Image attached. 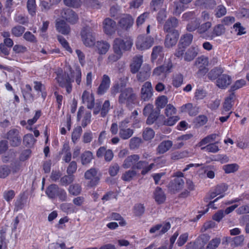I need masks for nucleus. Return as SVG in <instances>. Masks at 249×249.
Listing matches in <instances>:
<instances>
[{
	"mask_svg": "<svg viewBox=\"0 0 249 249\" xmlns=\"http://www.w3.org/2000/svg\"><path fill=\"white\" fill-rule=\"evenodd\" d=\"M132 43L130 41L124 42L121 38H116L113 42V50L115 54L110 56V60L113 62L120 59L122 55L123 51L129 50L131 48Z\"/></svg>",
	"mask_w": 249,
	"mask_h": 249,
	"instance_id": "1",
	"label": "nucleus"
},
{
	"mask_svg": "<svg viewBox=\"0 0 249 249\" xmlns=\"http://www.w3.org/2000/svg\"><path fill=\"white\" fill-rule=\"evenodd\" d=\"M137 95L132 88L124 89L121 93L119 97V102L124 104L127 107H132L136 103Z\"/></svg>",
	"mask_w": 249,
	"mask_h": 249,
	"instance_id": "2",
	"label": "nucleus"
},
{
	"mask_svg": "<svg viewBox=\"0 0 249 249\" xmlns=\"http://www.w3.org/2000/svg\"><path fill=\"white\" fill-rule=\"evenodd\" d=\"M55 79L59 86L62 88H65L67 92L69 94L72 91V83L73 80L71 78L70 74L62 71H58Z\"/></svg>",
	"mask_w": 249,
	"mask_h": 249,
	"instance_id": "3",
	"label": "nucleus"
},
{
	"mask_svg": "<svg viewBox=\"0 0 249 249\" xmlns=\"http://www.w3.org/2000/svg\"><path fill=\"white\" fill-rule=\"evenodd\" d=\"M46 194L50 198H54L58 197L62 201L67 200V195L66 191L59 188L56 184L50 185L46 189Z\"/></svg>",
	"mask_w": 249,
	"mask_h": 249,
	"instance_id": "4",
	"label": "nucleus"
},
{
	"mask_svg": "<svg viewBox=\"0 0 249 249\" xmlns=\"http://www.w3.org/2000/svg\"><path fill=\"white\" fill-rule=\"evenodd\" d=\"M81 36L82 41L86 47H91L95 45V37L90 28H84L81 31Z\"/></svg>",
	"mask_w": 249,
	"mask_h": 249,
	"instance_id": "5",
	"label": "nucleus"
},
{
	"mask_svg": "<svg viewBox=\"0 0 249 249\" xmlns=\"http://www.w3.org/2000/svg\"><path fill=\"white\" fill-rule=\"evenodd\" d=\"M6 138L9 141L11 146H18L21 142V137L19 135L18 129L13 128L10 129L6 134Z\"/></svg>",
	"mask_w": 249,
	"mask_h": 249,
	"instance_id": "6",
	"label": "nucleus"
},
{
	"mask_svg": "<svg viewBox=\"0 0 249 249\" xmlns=\"http://www.w3.org/2000/svg\"><path fill=\"white\" fill-rule=\"evenodd\" d=\"M154 43V39L151 36H139L136 42V46L138 49L144 50L150 48Z\"/></svg>",
	"mask_w": 249,
	"mask_h": 249,
	"instance_id": "7",
	"label": "nucleus"
},
{
	"mask_svg": "<svg viewBox=\"0 0 249 249\" xmlns=\"http://www.w3.org/2000/svg\"><path fill=\"white\" fill-rule=\"evenodd\" d=\"M171 228L169 222H163L152 226L150 230V233H156V235H161L166 232Z\"/></svg>",
	"mask_w": 249,
	"mask_h": 249,
	"instance_id": "8",
	"label": "nucleus"
},
{
	"mask_svg": "<svg viewBox=\"0 0 249 249\" xmlns=\"http://www.w3.org/2000/svg\"><path fill=\"white\" fill-rule=\"evenodd\" d=\"M164 44L167 48H171L176 45L178 40L179 33L178 30H173L171 32H167Z\"/></svg>",
	"mask_w": 249,
	"mask_h": 249,
	"instance_id": "9",
	"label": "nucleus"
},
{
	"mask_svg": "<svg viewBox=\"0 0 249 249\" xmlns=\"http://www.w3.org/2000/svg\"><path fill=\"white\" fill-rule=\"evenodd\" d=\"M62 18L71 24L75 23L78 20V16L70 8L64 9L60 13Z\"/></svg>",
	"mask_w": 249,
	"mask_h": 249,
	"instance_id": "10",
	"label": "nucleus"
},
{
	"mask_svg": "<svg viewBox=\"0 0 249 249\" xmlns=\"http://www.w3.org/2000/svg\"><path fill=\"white\" fill-rule=\"evenodd\" d=\"M152 87L151 83L149 82H146L142 85L141 91V99L144 101H147L150 100L153 95Z\"/></svg>",
	"mask_w": 249,
	"mask_h": 249,
	"instance_id": "11",
	"label": "nucleus"
},
{
	"mask_svg": "<svg viewBox=\"0 0 249 249\" xmlns=\"http://www.w3.org/2000/svg\"><path fill=\"white\" fill-rule=\"evenodd\" d=\"M143 62V57L141 55L135 56L130 64V71L133 74L138 72Z\"/></svg>",
	"mask_w": 249,
	"mask_h": 249,
	"instance_id": "12",
	"label": "nucleus"
},
{
	"mask_svg": "<svg viewBox=\"0 0 249 249\" xmlns=\"http://www.w3.org/2000/svg\"><path fill=\"white\" fill-rule=\"evenodd\" d=\"M86 179L90 180L89 185L90 187L95 186L99 181V178L97 176V171L94 168H91L87 170L84 175Z\"/></svg>",
	"mask_w": 249,
	"mask_h": 249,
	"instance_id": "13",
	"label": "nucleus"
},
{
	"mask_svg": "<svg viewBox=\"0 0 249 249\" xmlns=\"http://www.w3.org/2000/svg\"><path fill=\"white\" fill-rule=\"evenodd\" d=\"M137 73V80L140 82H143L149 77L151 73V68L149 65L144 64L140 71Z\"/></svg>",
	"mask_w": 249,
	"mask_h": 249,
	"instance_id": "14",
	"label": "nucleus"
},
{
	"mask_svg": "<svg viewBox=\"0 0 249 249\" xmlns=\"http://www.w3.org/2000/svg\"><path fill=\"white\" fill-rule=\"evenodd\" d=\"M208 57L203 55L198 57L195 61V65L199 69V71L203 74L208 72V69L206 66H208Z\"/></svg>",
	"mask_w": 249,
	"mask_h": 249,
	"instance_id": "15",
	"label": "nucleus"
},
{
	"mask_svg": "<svg viewBox=\"0 0 249 249\" xmlns=\"http://www.w3.org/2000/svg\"><path fill=\"white\" fill-rule=\"evenodd\" d=\"M216 82V85L219 88L225 89L231 84V78L226 74H221Z\"/></svg>",
	"mask_w": 249,
	"mask_h": 249,
	"instance_id": "16",
	"label": "nucleus"
},
{
	"mask_svg": "<svg viewBox=\"0 0 249 249\" xmlns=\"http://www.w3.org/2000/svg\"><path fill=\"white\" fill-rule=\"evenodd\" d=\"M140 158L139 155L137 154H133L128 156L124 160L122 166L125 169L131 167L132 169H134L137 161L140 160Z\"/></svg>",
	"mask_w": 249,
	"mask_h": 249,
	"instance_id": "17",
	"label": "nucleus"
},
{
	"mask_svg": "<svg viewBox=\"0 0 249 249\" xmlns=\"http://www.w3.org/2000/svg\"><path fill=\"white\" fill-rule=\"evenodd\" d=\"M179 21L177 18L175 17H171L169 18L165 22L163 30L166 32H171L178 25Z\"/></svg>",
	"mask_w": 249,
	"mask_h": 249,
	"instance_id": "18",
	"label": "nucleus"
},
{
	"mask_svg": "<svg viewBox=\"0 0 249 249\" xmlns=\"http://www.w3.org/2000/svg\"><path fill=\"white\" fill-rule=\"evenodd\" d=\"M82 103L86 104L89 109H91L94 105V97L93 94L86 90H85L82 96Z\"/></svg>",
	"mask_w": 249,
	"mask_h": 249,
	"instance_id": "19",
	"label": "nucleus"
},
{
	"mask_svg": "<svg viewBox=\"0 0 249 249\" xmlns=\"http://www.w3.org/2000/svg\"><path fill=\"white\" fill-rule=\"evenodd\" d=\"M224 72V69L221 67H215L211 69L207 73V77L211 81L217 80Z\"/></svg>",
	"mask_w": 249,
	"mask_h": 249,
	"instance_id": "20",
	"label": "nucleus"
},
{
	"mask_svg": "<svg viewBox=\"0 0 249 249\" xmlns=\"http://www.w3.org/2000/svg\"><path fill=\"white\" fill-rule=\"evenodd\" d=\"M235 100V95L234 93H231L227 97L223 104V110L222 111V114L225 115V112L229 111L233 106V103Z\"/></svg>",
	"mask_w": 249,
	"mask_h": 249,
	"instance_id": "21",
	"label": "nucleus"
},
{
	"mask_svg": "<svg viewBox=\"0 0 249 249\" xmlns=\"http://www.w3.org/2000/svg\"><path fill=\"white\" fill-rule=\"evenodd\" d=\"M173 145V143L171 141H163L159 144L156 149V151L158 154H163L169 150Z\"/></svg>",
	"mask_w": 249,
	"mask_h": 249,
	"instance_id": "22",
	"label": "nucleus"
},
{
	"mask_svg": "<svg viewBox=\"0 0 249 249\" xmlns=\"http://www.w3.org/2000/svg\"><path fill=\"white\" fill-rule=\"evenodd\" d=\"M133 22L134 19L132 16L129 15H126L120 19L119 24L121 28L123 29L127 30L132 26Z\"/></svg>",
	"mask_w": 249,
	"mask_h": 249,
	"instance_id": "23",
	"label": "nucleus"
},
{
	"mask_svg": "<svg viewBox=\"0 0 249 249\" xmlns=\"http://www.w3.org/2000/svg\"><path fill=\"white\" fill-rule=\"evenodd\" d=\"M56 30L63 35H68L71 32V28L64 20L57 21L55 24Z\"/></svg>",
	"mask_w": 249,
	"mask_h": 249,
	"instance_id": "24",
	"label": "nucleus"
},
{
	"mask_svg": "<svg viewBox=\"0 0 249 249\" xmlns=\"http://www.w3.org/2000/svg\"><path fill=\"white\" fill-rule=\"evenodd\" d=\"M109 85V77L105 74L103 75V79L99 87L98 88L97 93L99 95H102L107 90Z\"/></svg>",
	"mask_w": 249,
	"mask_h": 249,
	"instance_id": "25",
	"label": "nucleus"
},
{
	"mask_svg": "<svg viewBox=\"0 0 249 249\" xmlns=\"http://www.w3.org/2000/svg\"><path fill=\"white\" fill-rule=\"evenodd\" d=\"M198 52V48L193 46L189 48L184 54V60L187 62L192 61L197 56Z\"/></svg>",
	"mask_w": 249,
	"mask_h": 249,
	"instance_id": "26",
	"label": "nucleus"
},
{
	"mask_svg": "<svg viewBox=\"0 0 249 249\" xmlns=\"http://www.w3.org/2000/svg\"><path fill=\"white\" fill-rule=\"evenodd\" d=\"M182 112H188L190 116H196L199 112V107L197 106H193L192 104L188 103L181 107Z\"/></svg>",
	"mask_w": 249,
	"mask_h": 249,
	"instance_id": "27",
	"label": "nucleus"
},
{
	"mask_svg": "<svg viewBox=\"0 0 249 249\" xmlns=\"http://www.w3.org/2000/svg\"><path fill=\"white\" fill-rule=\"evenodd\" d=\"M225 32V29L224 25L221 24H217L213 28L212 32L207 36L213 39L215 36L222 35Z\"/></svg>",
	"mask_w": 249,
	"mask_h": 249,
	"instance_id": "28",
	"label": "nucleus"
},
{
	"mask_svg": "<svg viewBox=\"0 0 249 249\" xmlns=\"http://www.w3.org/2000/svg\"><path fill=\"white\" fill-rule=\"evenodd\" d=\"M164 56L163 48L161 46H156L153 48L151 53V61L154 62L159 57L163 58Z\"/></svg>",
	"mask_w": 249,
	"mask_h": 249,
	"instance_id": "29",
	"label": "nucleus"
},
{
	"mask_svg": "<svg viewBox=\"0 0 249 249\" xmlns=\"http://www.w3.org/2000/svg\"><path fill=\"white\" fill-rule=\"evenodd\" d=\"M172 67V63H169L167 66L162 65L154 69L153 73V75L159 76L162 73H168Z\"/></svg>",
	"mask_w": 249,
	"mask_h": 249,
	"instance_id": "30",
	"label": "nucleus"
},
{
	"mask_svg": "<svg viewBox=\"0 0 249 249\" xmlns=\"http://www.w3.org/2000/svg\"><path fill=\"white\" fill-rule=\"evenodd\" d=\"M154 198L158 204L163 203L166 199L164 192L161 188L157 187L154 192Z\"/></svg>",
	"mask_w": 249,
	"mask_h": 249,
	"instance_id": "31",
	"label": "nucleus"
},
{
	"mask_svg": "<svg viewBox=\"0 0 249 249\" xmlns=\"http://www.w3.org/2000/svg\"><path fill=\"white\" fill-rule=\"evenodd\" d=\"M95 46L100 54H105L107 53L109 48V45L107 41H97Z\"/></svg>",
	"mask_w": 249,
	"mask_h": 249,
	"instance_id": "32",
	"label": "nucleus"
},
{
	"mask_svg": "<svg viewBox=\"0 0 249 249\" xmlns=\"http://www.w3.org/2000/svg\"><path fill=\"white\" fill-rule=\"evenodd\" d=\"M193 38V36L191 34H186L181 37L178 44L186 48L192 43Z\"/></svg>",
	"mask_w": 249,
	"mask_h": 249,
	"instance_id": "33",
	"label": "nucleus"
},
{
	"mask_svg": "<svg viewBox=\"0 0 249 249\" xmlns=\"http://www.w3.org/2000/svg\"><path fill=\"white\" fill-rule=\"evenodd\" d=\"M212 23L210 21H206L204 23L199 25L198 30H197V33L201 35V36L203 38L207 39V37L204 36L206 32L212 27Z\"/></svg>",
	"mask_w": 249,
	"mask_h": 249,
	"instance_id": "34",
	"label": "nucleus"
},
{
	"mask_svg": "<svg viewBox=\"0 0 249 249\" xmlns=\"http://www.w3.org/2000/svg\"><path fill=\"white\" fill-rule=\"evenodd\" d=\"M218 135L216 134H212L207 136L206 137L202 139L197 144L198 146H202L208 143H213V142L215 140Z\"/></svg>",
	"mask_w": 249,
	"mask_h": 249,
	"instance_id": "35",
	"label": "nucleus"
},
{
	"mask_svg": "<svg viewBox=\"0 0 249 249\" xmlns=\"http://www.w3.org/2000/svg\"><path fill=\"white\" fill-rule=\"evenodd\" d=\"M218 143V142L209 143L205 146L202 147L201 149L202 150H205L208 152L215 153L219 150V147L217 145V144Z\"/></svg>",
	"mask_w": 249,
	"mask_h": 249,
	"instance_id": "36",
	"label": "nucleus"
},
{
	"mask_svg": "<svg viewBox=\"0 0 249 249\" xmlns=\"http://www.w3.org/2000/svg\"><path fill=\"white\" fill-rule=\"evenodd\" d=\"M62 151L64 153L63 160L66 162H69L71 160V154L70 151V147L68 143H64L63 146Z\"/></svg>",
	"mask_w": 249,
	"mask_h": 249,
	"instance_id": "37",
	"label": "nucleus"
},
{
	"mask_svg": "<svg viewBox=\"0 0 249 249\" xmlns=\"http://www.w3.org/2000/svg\"><path fill=\"white\" fill-rule=\"evenodd\" d=\"M137 173L134 169L125 172L122 176V179L125 181H130L136 176Z\"/></svg>",
	"mask_w": 249,
	"mask_h": 249,
	"instance_id": "38",
	"label": "nucleus"
},
{
	"mask_svg": "<svg viewBox=\"0 0 249 249\" xmlns=\"http://www.w3.org/2000/svg\"><path fill=\"white\" fill-rule=\"evenodd\" d=\"M185 4L181 3L180 1H175L174 2V10L173 14L176 16L179 15L181 12L185 9Z\"/></svg>",
	"mask_w": 249,
	"mask_h": 249,
	"instance_id": "39",
	"label": "nucleus"
},
{
	"mask_svg": "<svg viewBox=\"0 0 249 249\" xmlns=\"http://www.w3.org/2000/svg\"><path fill=\"white\" fill-rule=\"evenodd\" d=\"M183 76L180 73H177L173 77L172 85L176 88L179 87L183 83Z\"/></svg>",
	"mask_w": 249,
	"mask_h": 249,
	"instance_id": "40",
	"label": "nucleus"
},
{
	"mask_svg": "<svg viewBox=\"0 0 249 249\" xmlns=\"http://www.w3.org/2000/svg\"><path fill=\"white\" fill-rule=\"evenodd\" d=\"M23 141L24 144L28 147L33 146L36 141L31 134L25 135L23 137Z\"/></svg>",
	"mask_w": 249,
	"mask_h": 249,
	"instance_id": "41",
	"label": "nucleus"
},
{
	"mask_svg": "<svg viewBox=\"0 0 249 249\" xmlns=\"http://www.w3.org/2000/svg\"><path fill=\"white\" fill-rule=\"evenodd\" d=\"M155 136V132L149 127L145 128L142 133V137L145 141H149L153 139Z\"/></svg>",
	"mask_w": 249,
	"mask_h": 249,
	"instance_id": "42",
	"label": "nucleus"
},
{
	"mask_svg": "<svg viewBox=\"0 0 249 249\" xmlns=\"http://www.w3.org/2000/svg\"><path fill=\"white\" fill-rule=\"evenodd\" d=\"M160 113V110L159 109H155L153 110L148 116L146 120V123L148 124H151L154 123V122L158 118V116Z\"/></svg>",
	"mask_w": 249,
	"mask_h": 249,
	"instance_id": "43",
	"label": "nucleus"
},
{
	"mask_svg": "<svg viewBox=\"0 0 249 249\" xmlns=\"http://www.w3.org/2000/svg\"><path fill=\"white\" fill-rule=\"evenodd\" d=\"M167 102V98L165 96L163 95L159 97L156 102V105L157 108L156 109H159L160 110V109L163 108L165 107Z\"/></svg>",
	"mask_w": 249,
	"mask_h": 249,
	"instance_id": "44",
	"label": "nucleus"
},
{
	"mask_svg": "<svg viewBox=\"0 0 249 249\" xmlns=\"http://www.w3.org/2000/svg\"><path fill=\"white\" fill-rule=\"evenodd\" d=\"M189 153L187 150L178 151L172 153L171 159L173 160H178L189 157Z\"/></svg>",
	"mask_w": 249,
	"mask_h": 249,
	"instance_id": "45",
	"label": "nucleus"
},
{
	"mask_svg": "<svg viewBox=\"0 0 249 249\" xmlns=\"http://www.w3.org/2000/svg\"><path fill=\"white\" fill-rule=\"evenodd\" d=\"M184 178H176L172 182L174 188L176 191H179L183 188L184 184Z\"/></svg>",
	"mask_w": 249,
	"mask_h": 249,
	"instance_id": "46",
	"label": "nucleus"
},
{
	"mask_svg": "<svg viewBox=\"0 0 249 249\" xmlns=\"http://www.w3.org/2000/svg\"><path fill=\"white\" fill-rule=\"evenodd\" d=\"M82 129L81 126H79L75 128L71 134V140L74 143H75L80 138Z\"/></svg>",
	"mask_w": 249,
	"mask_h": 249,
	"instance_id": "47",
	"label": "nucleus"
},
{
	"mask_svg": "<svg viewBox=\"0 0 249 249\" xmlns=\"http://www.w3.org/2000/svg\"><path fill=\"white\" fill-rule=\"evenodd\" d=\"M239 166L236 163L229 164L223 166V169L227 174L234 173L238 170Z\"/></svg>",
	"mask_w": 249,
	"mask_h": 249,
	"instance_id": "48",
	"label": "nucleus"
},
{
	"mask_svg": "<svg viewBox=\"0 0 249 249\" xmlns=\"http://www.w3.org/2000/svg\"><path fill=\"white\" fill-rule=\"evenodd\" d=\"M93 158L92 153L90 151L84 152L81 156V161L83 165L89 163Z\"/></svg>",
	"mask_w": 249,
	"mask_h": 249,
	"instance_id": "49",
	"label": "nucleus"
},
{
	"mask_svg": "<svg viewBox=\"0 0 249 249\" xmlns=\"http://www.w3.org/2000/svg\"><path fill=\"white\" fill-rule=\"evenodd\" d=\"M60 208L62 211L67 213H71L75 212V208L71 203H62L60 205Z\"/></svg>",
	"mask_w": 249,
	"mask_h": 249,
	"instance_id": "50",
	"label": "nucleus"
},
{
	"mask_svg": "<svg viewBox=\"0 0 249 249\" xmlns=\"http://www.w3.org/2000/svg\"><path fill=\"white\" fill-rule=\"evenodd\" d=\"M25 30V28L23 26L18 25L14 27L11 29V33L13 36L16 37H19L23 34Z\"/></svg>",
	"mask_w": 249,
	"mask_h": 249,
	"instance_id": "51",
	"label": "nucleus"
},
{
	"mask_svg": "<svg viewBox=\"0 0 249 249\" xmlns=\"http://www.w3.org/2000/svg\"><path fill=\"white\" fill-rule=\"evenodd\" d=\"M200 22L197 19L191 21L187 25L186 29L189 32H193L196 30H198Z\"/></svg>",
	"mask_w": 249,
	"mask_h": 249,
	"instance_id": "52",
	"label": "nucleus"
},
{
	"mask_svg": "<svg viewBox=\"0 0 249 249\" xmlns=\"http://www.w3.org/2000/svg\"><path fill=\"white\" fill-rule=\"evenodd\" d=\"M27 7L29 14L34 16L36 12V0H28L27 2Z\"/></svg>",
	"mask_w": 249,
	"mask_h": 249,
	"instance_id": "53",
	"label": "nucleus"
},
{
	"mask_svg": "<svg viewBox=\"0 0 249 249\" xmlns=\"http://www.w3.org/2000/svg\"><path fill=\"white\" fill-rule=\"evenodd\" d=\"M74 177L73 175L68 174L64 176L60 179V183L63 186H67L73 181Z\"/></svg>",
	"mask_w": 249,
	"mask_h": 249,
	"instance_id": "54",
	"label": "nucleus"
},
{
	"mask_svg": "<svg viewBox=\"0 0 249 249\" xmlns=\"http://www.w3.org/2000/svg\"><path fill=\"white\" fill-rule=\"evenodd\" d=\"M221 242V239L219 238L215 237L211 240L207 246L206 249H216Z\"/></svg>",
	"mask_w": 249,
	"mask_h": 249,
	"instance_id": "55",
	"label": "nucleus"
},
{
	"mask_svg": "<svg viewBox=\"0 0 249 249\" xmlns=\"http://www.w3.org/2000/svg\"><path fill=\"white\" fill-rule=\"evenodd\" d=\"M164 0H152L150 2V8L153 11H157L163 5Z\"/></svg>",
	"mask_w": 249,
	"mask_h": 249,
	"instance_id": "56",
	"label": "nucleus"
},
{
	"mask_svg": "<svg viewBox=\"0 0 249 249\" xmlns=\"http://www.w3.org/2000/svg\"><path fill=\"white\" fill-rule=\"evenodd\" d=\"M109 151V150H107V148L105 146H102L100 147L96 153V156L98 158L103 157V156L105 157V159L106 161H108L109 160L108 159V152Z\"/></svg>",
	"mask_w": 249,
	"mask_h": 249,
	"instance_id": "57",
	"label": "nucleus"
},
{
	"mask_svg": "<svg viewBox=\"0 0 249 249\" xmlns=\"http://www.w3.org/2000/svg\"><path fill=\"white\" fill-rule=\"evenodd\" d=\"M142 143V139L138 137H133L130 141L129 146L131 149L138 148Z\"/></svg>",
	"mask_w": 249,
	"mask_h": 249,
	"instance_id": "58",
	"label": "nucleus"
},
{
	"mask_svg": "<svg viewBox=\"0 0 249 249\" xmlns=\"http://www.w3.org/2000/svg\"><path fill=\"white\" fill-rule=\"evenodd\" d=\"M133 131L130 128L121 129L120 130V135L123 139H127L129 138L133 134Z\"/></svg>",
	"mask_w": 249,
	"mask_h": 249,
	"instance_id": "59",
	"label": "nucleus"
},
{
	"mask_svg": "<svg viewBox=\"0 0 249 249\" xmlns=\"http://www.w3.org/2000/svg\"><path fill=\"white\" fill-rule=\"evenodd\" d=\"M134 210L135 215L140 216L144 213L145 208L142 204H137L134 207Z\"/></svg>",
	"mask_w": 249,
	"mask_h": 249,
	"instance_id": "60",
	"label": "nucleus"
},
{
	"mask_svg": "<svg viewBox=\"0 0 249 249\" xmlns=\"http://www.w3.org/2000/svg\"><path fill=\"white\" fill-rule=\"evenodd\" d=\"M215 12V15L216 18H221L226 14L227 10L225 6L220 5L216 8Z\"/></svg>",
	"mask_w": 249,
	"mask_h": 249,
	"instance_id": "61",
	"label": "nucleus"
},
{
	"mask_svg": "<svg viewBox=\"0 0 249 249\" xmlns=\"http://www.w3.org/2000/svg\"><path fill=\"white\" fill-rule=\"evenodd\" d=\"M70 193L74 196L79 195L81 191V187L78 184H75L70 186L69 188Z\"/></svg>",
	"mask_w": 249,
	"mask_h": 249,
	"instance_id": "62",
	"label": "nucleus"
},
{
	"mask_svg": "<svg viewBox=\"0 0 249 249\" xmlns=\"http://www.w3.org/2000/svg\"><path fill=\"white\" fill-rule=\"evenodd\" d=\"M57 39L59 42L60 43L61 45L69 52L70 53H72V51L71 48L69 45L68 42L67 40L62 36H58Z\"/></svg>",
	"mask_w": 249,
	"mask_h": 249,
	"instance_id": "63",
	"label": "nucleus"
},
{
	"mask_svg": "<svg viewBox=\"0 0 249 249\" xmlns=\"http://www.w3.org/2000/svg\"><path fill=\"white\" fill-rule=\"evenodd\" d=\"M11 172L10 168L6 165L0 166V178H4L7 177Z\"/></svg>",
	"mask_w": 249,
	"mask_h": 249,
	"instance_id": "64",
	"label": "nucleus"
}]
</instances>
